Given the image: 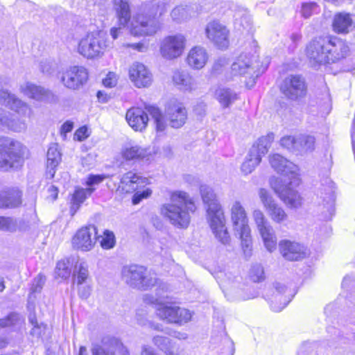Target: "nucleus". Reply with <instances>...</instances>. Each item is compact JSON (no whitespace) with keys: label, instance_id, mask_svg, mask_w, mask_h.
I'll return each instance as SVG.
<instances>
[{"label":"nucleus","instance_id":"f257e3e1","mask_svg":"<svg viewBox=\"0 0 355 355\" xmlns=\"http://www.w3.org/2000/svg\"><path fill=\"white\" fill-rule=\"evenodd\" d=\"M349 52L346 42L333 35L316 37L306 46V55L313 65L335 63L345 58Z\"/></svg>","mask_w":355,"mask_h":355},{"label":"nucleus","instance_id":"f03ea898","mask_svg":"<svg viewBox=\"0 0 355 355\" xmlns=\"http://www.w3.org/2000/svg\"><path fill=\"white\" fill-rule=\"evenodd\" d=\"M170 202L162 205L160 213L178 228L186 229L191 221V214L196 210L193 199L185 191H175L170 193Z\"/></svg>","mask_w":355,"mask_h":355},{"label":"nucleus","instance_id":"7ed1b4c3","mask_svg":"<svg viewBox=\"0 0 355 355\" xmlns=\"http://www.w3.org/2000/svg\"><path fill=\"white\" fill-rule=\"evenodd\" d=\"M200 191L206 205L207 220L215 237L223 244H227L230 238L225 227L224 211L212 188L202 185Z\"/></svg>","mask_w":355,"mask_h":355},{"label":"nucleus","instance_id":"20e7f679","mask_svg":"<svg viewBox=\"0 0 355 355\" xmlns=\"http://www.w3.org/2000/svg\"><path fill=\"white\" fill-rule=\"evenodd\" d=\"M151 116L157 132H163L168 125L175 129L182 128L188 118L187 110L181 102L176 100L170 101L165 107L164 114L155 106L146 107Z\"/></svg>","mask_w":355,"mask_h":355},{"label":"nucleus","instance_id":"39448f33","mask_svg":"<svg viewBox=\"0 0 355 355\" xmlns=\"http://www.w3.org/2000/svg\"><path fill=\"white\" fill-rule=\"evenodd\" d=\"M26 147L9 137H0V171L8 172L20 168L24 162Z\"/></svg>","mask_w":355,"mask_h":355},{"label":"nucleus","instance_id":"423d86ee","mask_svg":"<svg viewBox=\"0 0 355 355\" xmlns=\"http://www.w3.org/2000/svg\"><path fill=\"white\" fill-rule=\"evenodd\" d=\"M144 301L146 304L155 305L157 315L167 322L182 324L187 322L191 318V313L189 310L165 301L164 297L145 295Z\"/></svg>","mask_w":355,"mask_h":355},{"label":"nucleus","instance_id":"0eeeda50","mask_svg":"<svg viewBox=\"0 0 355 355\" xmlns=\"http://www.w3.org/2000/svg\"><path fill=\"white\" fill-rule=\"evenodd\" d=\"M268 64V62L260 64L256 54L242 53L233 62L231 70L234 76H244L246 85L252 87L255 80L266 70Z\"/></svg>","mask_w":355,"mask_h":355},{"label":"nucleus","instance_id":"6e6552de","mask_svg":"<svg viewBox=\"0 0 355 355\" xmlns=\"http://www.w3.org/2000/svg\"><path fill=\"white\" fill-rule=\"evenodd\" d=\"M230 213L233 228L241 239L243 252L246 257H250L252 252V239L247 212L241 202L235 200L231 206Z\"/></svg>","mask_w":355,"mask_h":355},{"label":"nucleus","instance_id":"1a4fd4ad","mask_svg":"<svg viewBox=\"0 0 355 355\" xmlns=\"http://www.w3.org/2000/svg\"><path fill=\"white\" fill-rule=\"evenodd\" d=\"M122 279L130 287L148 290L157 283L155 275L139 265L125 266L121 270Z\"/></svg>","mask_w":355,"mask_h":355},{"label":"nucleus","instance_id":"9d476101","mask_svg":"<svg viewBox=\"0 0 355 355\" xmlns=\"http://www.w3.org/2000/svg\"><path fill=\"white\" fill-rule=\"evenodd\" d=\"M109 46L110 43L103 32L93 31L80 40L77 51L87 59H94L101 57Z\"/></svg>","mask_w":355,"mask_h":355},{"label":"nucleus","instance_id":"9b49d317","mask_svg":"<svg viewBox=\"0 0 355 355\" xmlns=\"http://www.w3.org/2000/svg\"><path fill=\"white\" fill-rule=\"evenodd\" d=\"M273 140L274 134L270 133L261 137L253 144L241 166V172L244 175L251 173L260 164L262 156L268 153Z\"/></svg>","mask_w":355,"mask_h":355},{"label":"nucleus","instance_id":"f8f14e48","mask_svg":"<svg viewBox=\"0 0 355 355\" xmlns=\"http://www.w3.org/2000/svg\"><path fill=\"white\" fill-rule=\"evenodd\" d=\"M161 28L157 17L145 12L138 13L132 17L128 29L133 36H151L155 35Z\"/></svg>","mask_w":355,"mask_h":355},{"label":"nucleus","instance_id":"ddd939ff","mask_svg":"<svg viewBox=\"0 0 355 355\" xmlns=\"http://www.w3.org/2000/svg\"><path fill=\"white\" fill-rule=\"evenodd\" d=\"M270 184L275 193L290 208H299L302 204V198L294 189L297 185L290 184V180L283 178H271Z\"/></svg>","mask_w":355,"mask_h":355},{"label":"nucleus","instance_id":"4468645a","mask_svg":"<svg viewBox=\"0 0 355 355\" xmlns=\"http://www.w3.org/2000/svg\"><path fill=\"white\" fill-rule=\"evenodd\" d=\"M270 164L275 171L283 175L281 178H283V180H287L286 178H288L290 180V184H300L299 168L297 165L279 154L270 155Z\"/></svg>","mask_w":355,"mask_h":355},{"label":"nucleus","instance_id":"2eb2a0df","mask_svg":"<svg viewBox=\"0 0 355 355\" xmlns=\"http://www.w3.org/2000/svg\"><path fill=\"white\" fill-rule=\"evenodd\" d=\"M258 195L263 208L274 223L281 224L288 220V214L284 208L275 202L268 190L259 189Z\"/></svg>","mask_w":355,"mask_h":355},{"label":"nucleus","instance_id":"dca6fc26","mask_svg":"<svg viewBox=\"0 0 355 355\" xmlns=\"http://www.w3.org/2000/svg\"><path fill=\"white\" fill-rule=\"evenodd\" d=\"M186 39L182 34L165 37L160 44V53L167 60H173L180 57L185 48Z\"/></svg>","mask_w":355,"mask_h":355},{"label":"nucleus","instance_id":"f3484780","mask_svg":"<svg viewBox=\"0 0 355 355\" xmlns=\"http://www.w3.org/2000/svg\"><path fill=\"white\" fill-rule=\"evenodd\" d=\"M19 91L29 98L39 102L55 103L58 97L50 89L27 81L20 85Z\"/></svg>","mask_w":355,"mask_h":355},{"label":"nucleus","instance_id":"a211bd4d","mask_svg":"<svg viewBox=\"0 0 355 355\" xmlns=\"http://www.w3.org/2000/svg\"><path fill=\"white\" fill-rule=\"evenodd\" d=\"M88 79L87 69L82 66H71L62 74L61 82L68 89H78L86 83Z\"/></svg>","mask_w":355,"mask_h":355},{"label":"nucleus","instance_id":"6ab92c4d","mask_svg":"<svg viewBox=\"0 0 355 355\" xmlns=\"http://www.w3.org/2000/svg\"><path fill=\"white\" fill-rule=\"evenodd\" d=\"M280 89L287 98L296 100L305 96L306 86L302 76L291 75L284 80Z\"/></svg>","mask_w":355,"mask_h":355},{"label":"nucleus","instance_id":"aec40b11","mask_svg":"<svg viewBox=\"0 0 355 355\" xmlns=\"http://www.w3.org/2000/svg\"><path fill=\"white\" fill-rule=\"evenodd\" d=\"M96 228L94 226L82 227L72 238V245L81 251H90L96 242Z\"/></svg>","mask_w":355,"mask_h":355},{"label":"nucleus","instance_id":"412c9836","mask_svg":"<svg viewBox=\"0 0 355 355\" xmlns=\"http://www.w3.org/2000/svg\"><path fill=\"white\" fill-rule=\"evenodd\" d=\"M207 37L220 49H226L229 45V30L218 21H212L205 28Z\"/></svg>","mask_w":355,"mask_h":355},{"label":"nucleus","instance_id":"4be33fe9","mask_svg":"<svg viewBox=\"0 0 355 355\" xmlns=\"http://www.w3.org/2000/svg\"><path fill=\"white\" fill-rule=\"evenodd\" d=\"M129 78L137 88L148 87L153 83L152 73L144 64L140 62H135L130 67Z\"/></svg>","mask_w":355,"mask_h":355},{"label":"nucleus","instance_id":"5701e85b","mask_svg":"<svg viewBox=\"0 0 355 355\" xmlns=\"http://www.w3.org/2000/svg\"><path fill=\"white\" fill-rule=\"evenodd\" d=\"M22 191L17 187H5L0 191V209H15L22 204Z\"/></svg>","mask_w":355,"mask_h":355},{"label":"nucleus","instance_id":"b1692460","mask_svg":"<svg viewBox=\"0 0 355 355\" xmlns=\"http://www.w3.org/2000/svg\"><path fill=\"white\" fill-rule=\"evenodd\" d=\"M279 247L282 255L288 261H298L306 256L304 246L299 243L282 240Z\"/></svg>","mask_w":355,"mask_h":355},{"label":"nucleus","instance_id":"393cba45","mask_svg":"<svg viewBox=\"0 0 355 355\" xmlns=\"http://www.w3.org/2000/svg\"><path fill=\"white\" fill-rule=\"evenodd\" d=\"M125 119L132 129L140 132L146 129L148 121V114L139 107H132L128 110Z\"/></svg>","mask_w":355,"mask_h":355},{"label":"nucleus","instance_id":"a878e982","mask_svg":"<svg viewBox=\"0 0 355 355\" xmlns=\"http://www.w3.org/2000/svg\"><path fill=\"white\" fill-rule=\"evenodd\" d=\"M209 55L204 47L196 46L191 49L187 56L188 65L193 69H201L207 64Z\"/></svg>","mask_w":355,"mask_h":355},{"label":"nucleus","instance_id":"bb28decb","mask_svg":"<svg viewBox=\"0 0 355 355\" xmlns=\"http://www.w3.org/2000/svg\"><path fill=\"white\" fill-rule=\"evenodd\" d=\"M354 19L347 12L336 13L332 20V30L337 34H347L353 28Z\"/></svg>","mask_w":355,"mask_h":355},{"label":"nucleus","instance_id":"cd10ccee","mask_svg":"<svg viewBox=\"0 0 355 355\" xmlns=\"http://www.w3.org/2000/svg\"><path fill=\"white\" fill-rule=\"evenodd\" d=\"M144 182L145 178L132 171H129L122 176L119 189L125 193H132Z\"/></svg>","mask_w":355,"mask_h":355},{"label":"nucleus","instance_id":"c85d7f7f","mask_svg":"<svg viewBox=\"0 0 355 355\" xmlns=\"http://www.w3.org/2000/svg\"><path fill=\"white\" fill-rule=\"evenodd\" d=\"M121 155L125 161L138 162L148 160L150 153L147 148L138 145H126L121 150Z\"/></svg>","mask_w":355,"mask_h":355},{"label":"nucleus","instance_id":"c756f323","mask_svg":"<svg viewBox=\"0 0 355 355\" xmlns=\"http://www.w3.org/2000/svg\"><path fill=\"white\" fill-rule=\"evenodd\" d=\"M114 8L118 19L119 25L128 28V26L132 19L128 1L114 0Z\"/></svg>","mask_w":355,"mask_h":355},{"label":"nucleus","instance_id":"7c9ffc66","mask_svg":"<svg viewBox=\"0 0 355 355\" xmlns=\"http://www.w3.org/2000/svg\"><path fill=\"white\" fill-rule=\"evenodd\" d=\"M47 173L51 178H53L55 174V168L61 161V154L58 150V144H52L47 151Z\"/></svg>","mask_w":355,"mask_h":355},{"label":"nucleus","instance_id":"2f4dec72","mask_svg":"<svg viewBox=\"0 0 355 355\" xmlns=\"http://www.w3.org/2000/svg\"><path fill=\"white\" fill-rule=\"evenodd\" d=\"M173 80L175 85L184 90L191 91L196 87L195 79L185 71H175L173 76Z\"/></svg>","mask_w":355,"mask_h":355},{"label":"nucleus","instance_id":"473e14b6","mask_svg":"<svg viewBox=\"0 0 355 355\" xmlns=\"http://www.w3.org/2000/svg\"><path fill=\"white\" fill-rule=\"evenodd\" d=\"M14 132H21L26 128L24 120L12 117L10 114L3 113L1 128Z\"/></svg>","mask_w":355,"mask_h":355},{"label":"nucleus","instance_id":"72a5a7b5","mask_svg":"<svg viewBox=\"0 0 355 355\" xmlns=\"http://www.w3.org/2000/svg\"><path fill=\"white\" fill-rule=\"evenodd\" d=\"M214 95L223 107H228L237 99V94L232 89L225 87L216 89Z\"/></svg>","mask_w":355,"mask_h":355},{"label":"nucleus","instance_id":"f704fd0d","mask_svg":"<svg viewBox=\"0 0 355 355\" xmlns=\"http://www.w3.org/2000/svg\"><path fill=\"white\" fill-rule=\"evenodd\" d=\"M274 286L277 293L275 295L273 300H271L270 307L272 311L275 312H279L284 308L286 307V306L288 304L290 300L286 299V297H284L283 302H281L279 304H277V302L278 300H282V298H283L282 294L286 292V286L284 284L279 282H276Z\"/></svg>","mask_w":355,"mask_h":355},{"label":"nucleus","instance_id":"c9c22d12","mask_svg":"<svg viewBox=\"0 0 355 355\" xmlns=\"http://www.w3.org/2000/svg\"><path fill=\"white\" fill-rule=\"evenodd\" d=\"M265 248L270 252L277 248V237L272 227L267 226V227L259 231Z\"/></svg>","mask_w":355,"mask_h":355},{"label":"nucleus","instance_id":"e433bc0d","mask_svg":"<svg viewBox=\"0 0 355 355\" xmlns=\"http://www.w3.org/2000/svg\"><path fill=\"white\" fill-rule=\"evenodd\" d=\"M95 190L94 188H87L77 189L73 196V203L71 207V210L73 211V214L78 209L80 205L83 203L85 200Z\"/></svg>","mask_w":355,"mask_h":355},{"label":"nucleus","instance_id":"4c0bfd02","mask_svg":"<svg viewBox=\"0 0 355 355\" xmlns=\"http://www.w3.org/2000/svg\"><path fill=\"white\" fill-rule=\"evenodd\" d=\"M21 116H29L32 110L29 105L15 96L7 107Z\"/></svg>","mask_w":355,"mask_h":355},{"label":"nucleus","instance_id":"58836bf2","mask_svg":"<svg viewBox=\"0 0 355 355\" xmlns=\"http://www.w3.org/2000/svg\"><path fill=\"white\" fill-rule=\"evenodd\" d=\"M144 9L155 17H162L168 10V3L164 1H152L146 4Z\"/></svg>","mask_w":355,"mask_h":355},{"label":"nucleus","instance_id":"ea45409f","mask_svg":"<svg viewBox=\"0 0 355 355\" xmlns=\"http://www.w3.org/2000/svg\"><path fill=\"white\" fill-rule=\"evenodd\" d=\"M73 276L78 285L83 284L89 277L88 266L83 261H78L73 270Z\"/></svg>","mask_w":355,"mask_h":355},{"label":"nucleus","instance_id":"a19ab883","mask_svg":"<svg viewBox=\"0 0 355 355\" xmlns=\"http://www.w3.org/2000/svg\"><path fill=\"white\" fill-rule=\"evenodd\" d=\"M153 342L166 355H175L173 352V345L172 341L167 337L157 336L153 338Z\"/></svg>","mask_w":355,"mask_h":355},{"label":"nucleus","instance_id":"79ce46f5","mask_svg":"<svg viewBox=\"0 0 355 355\" xmlns=\"http://www.w3.org/2000/svg\"><path fill=\"white\" fill-rule=\"evenodd\" d=\"M19 220L13 217L0 216V230L15 232L19 230Z\"/></svg>","mask_w":355,"mask_h":355},{"label":"nucleus","instance_id":"37998d69","mask_svg":"<svg viewBox=\"0 0 355 355\" xmlns=\"http://www.w3.org/2000/svg\"><path fill=\"white\" fill-rule=\"evenodd\" d=\"M297 144L300 146L297 153H305L314 148L315 138L313 136L300 135L297 137Z\"/></svg>","mask_w":355,"mask_h":355},{"label":"nucleus","instance_id":"c03bdc74","mask_svg":"<svg viewBox=\"0 0 355 355\" xmlns=\"http://www.w3.org/2000/svg\"><path fill=\"white\" fill-rule=\"evenodd\" d=\"M72 263L69 259H62L57 263L55 274V277L66 279L70 277Z\"/></svg>","mask_w":355,"mask_h":355},{"label":"nucleus","instance_id":"a18cd8bd","mask_svg":"<svg viewBox=\"0 0 355 355\" xmlns=\"http://www.w3.org/2000/svg\"><path fill=\"white\" fill-rule=\"evenodd\" d=\"M191 16L189 8L187 6H178L171 12V17L173 21L181 22L187 19Z\"/></svg>","mask_w":355,"mask_h":355},{"label":"nucleus","instance_id":"49530a36","mask_svg":"<svg viewBox=\"0 0 355 355\" xmlns=\"http://www.w3.org/2000/svg\"><path fill=\"white\" fill-rule=\"evenodd\" d=\"M320 11V6L315 2L309 1L302 3L300 12L305 19H309L312 15L318 14Z\"/></svg>","mask_w":355,"mask_h":355},{"label":"nucleus","instance_id":"de8ad7c7","mask_svg":"<svg viewBox=\"0 0 355 355\" xmlns=\"http://www.w3.org/2000/svg\"><path fill=\"white\" fill-rule=\"evenodd\" d=\"M252 218L259 231L267 227V226H270L264 214L260 209H257L253 211Z\"/></svg>","mask_w":355,"mask_h":355},{"label":"nucleus","instance_id":"09e8293b","mask_svg":"<svg viewBox=\"0 0 355 355\" xmlns=\"http://www.w3.org/2000/svg\"><path fill=\"white\" fill-rule=\"evenodd\" d=\"M280 145L291 152H297L300 146L297 144V137L285 136L280 140Z\"/></svg>","mask_w":355,"mask_h":355},{"label":"nucleus","instance_id":"8fccbe9b","mask_svg":"<svg viewBox=\"0 0 355 355\" xmlns=\"http://www.w3.org/2000/svg\"><path fill=\"white\" fill-rule=\"evenodd\" d=\"M20 322V315L18 313H12L6 318L0 320V328L15 326Z\"/></svg>","mask_w":355,"mask_h":355},{"label":"nucleus","instance_id":"3c124183","mask_svg":"<svg viewBox=\"0 0 355 355\" xmlns=\"http://www.w3.org/2000/svg\"><path fill=\"white\" fill-rule=\"evenodd\" d=\"M115 245V236L112 232L105 230L101 240V245L104 249L112 248Z\"/></svg>","mask_w":355,"mask_h":355},{"label":"nucleus","instance_id":"603ef678","mask_svg":"<svg viewBox=\"0 0 355 355\" xmlns=\"http://www.w3.org/2000/svg\"><path fill=\"white\" fill-rule=\"evenodd\" d=\"M250 279L254 282H259L264 279V271L262 266L254 265L250 272Z\"/></svg>","mask_w":355,"mask_h":355},{"label":"nucleus","instance_id":"864d4df0","mask_svg":"<svg viewBox=\"0 0 355 355\" xmlns=\"http://www.w3.org/2000/svg\"><path fill=\"white\" fill-rule=\"evenodd\" d=\"M118 79L119 76L116 73L110 71L103 79V85L108 88L114 87L117 85Z\"/></svg>","mask_w":355,"mask_h":355},{"label":"nucleus","instance_id":"5fc2aeb1","mask_svg":"<svg viewBox=\"0 0 355 355\" xmlns=\"http://www.w3.org/2000/svg\"><path fill=\"white\" fill-rule=\"evenodd\" d=\"M55 63L50 60H42L40 62V69L46 75H51L55 71Z\"/></svg>","mask_w":355,"mask_h":355},{"label":"nucleus","instance_id":"6e6d98bb","mask_svg":"<svg viewBox=\"0 0 355 355\" xmlns=\"http://www.w3.org/2000/svg\"><path fill=\"white\" fill-rule=\"evenodd\" d=\"M16 95L10 93L8 89H0V103L8 107Z\"/></svg>","mask_w":355,"mask_h":355},{"label":"nucleus","instance_id":"4d7b16f0","mask_svg":"<svg viewBox=\"0 0 355 355\" xmlns=\"http://www.w3.org/2000/svg\"><path fill=\"white\" fill-rule=\"evenodd\" d=\"M107 178L105 175H89L86 180L88 188H92L94 185L101 183Z\"/></svg>","mask_w":355,"mask_h":355},{"label":"nucleus","instance_id":"13d9d810","mask_svg":"<svg viewBox=\"0 0 355 355\" xmlns=\"http://www.w3.org/2000/svg\"><path fill=\"white\" fill-rule=\"evenodd\" d=\"M227 64L228 60L225 58H218L212 66V73L214 74L219 73Z\"/></svg>","mask_w":355,"mask_h":355},{"label":"nucleus","instance_id":"bf43d9fd","mask_svg":"<svg viewBox=\"0 0 355 355\" xmlns=\"http://www.w3.org/2000/svg\"><path fill=\"white\" fill-rule=\"evenodd\" d=\"M152 193V191L146 189L142 191H137L132 197V203L134 205L139 204L143 199L148 198Z\"/></svg>","mask_w":355,"mask_h":355},{"label":"nucleus","instance_id":"052dcab7","mask_svg":"<svg viewBox=\"0 0 355 355\" xmlns=\"http://www.w3.org/2000/svg\"><path fill=\"white\" fill-rule=\"evenodd\" d=\"M46 281L45 276L38 275L35 279L33 286L31 288L32 293L40 292Z\"/></svg>","mask_w":355,"mask_h":355},{"label":"nucleus","instance_id":"680f3d73","mask_svg":"<svg viewBox=\"0 0 355 355\" xmlns=\"http://www.w3.org/2000/svg\"><path fill=\"white\" fill-rule=\"evenodd\" d=\"M73 123L72 121H67L64 122L62 125L61 128H60L61 135L63 136L64 137H65L66 134L68 132H70L73 130Z\"/></svg>","mask_w":355,"mask_h":355},{"label":"nucleus","instance_id":"e2e57ef3","mask_svg":"<svg viewBox=\"0 0 355 355\" xmlns=\"http://www.w3.org/2000/svg\"><path fill=\"white\" fill-rule=\"evenodd\" d=\"M126 46L130 47L139 52H146L148 50V45L142 42L127 44Z\"/></svg>","mask_w":355,"mask_h":355},{"label":"nucleus","instance_id":"0e129e2a","mask_svg":"<svg viewBox=\"0 0 355 355\" xmlns=\"http://www.w3.org/2000/svg\"><path fill=\"white\" fill-rule=\"evenodd\" d=\"M78 140L83 141L88 137L87 128L86 127L80 128L75 133Z\"/></svg>","mask_w":355,"mask_h":355},{"label":"nucleus","instance_id":"69168bd1","mask_svg":"<svg viewBox=\"0 0 355 355\" xmlns=\"http://www.w3.org/2000/svg\"><path fill=\"white\" fill-rule=\"evenodd\" d=\"M92 355H114L105 351L101 346L95 345L92 349Z\"/></svg>","mask_w":355,"mask_h":355},{"label":"nucleus","instance_id":"338daca9","mask_svg":"<svg viewBox=\"0 0 355 355\" xmlns=\"http://www.w3.org/2000/svg\"><path fill=\"white\" fill-rule=\"evenodd\" d=\"M90 291L89 286H82L78 289V295L81 298L87 299L90 295Z\"/></svg>","mask_w":355,"mask_h":355},{"label":"nucleus","instance_id":"774afa93","mask_svg":"<svg viewBox=\"0 0 355 355\" xmlns=\"http://www.w3.org/2000/svg\"><path fill=\"white\" fill-rule=\"evenodd\" d=\"M141 355H157L152 347L144 345L142 347Z\"/></svg>","mask_w":355,"mask_h":355}]
</instances>
